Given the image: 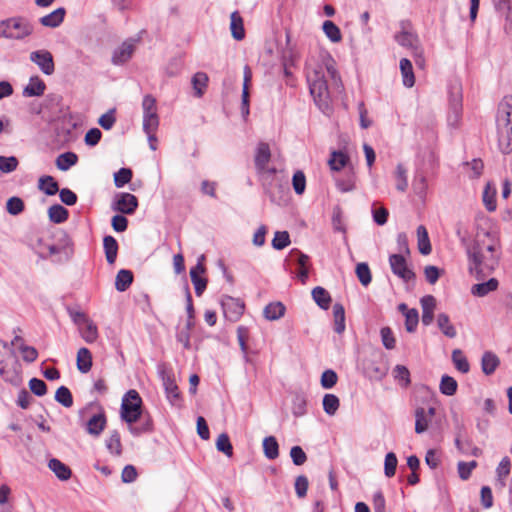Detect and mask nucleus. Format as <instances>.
I'll use <instances>...</instances> for the list:
<instances>
[{
  "label": "nucleus",
  "instance_id": "26",
  "mask_svg": "<svg viewBox=\"0 0 512 512\" xmlns=\"http://www.w3.org/2000/svg\"><path fill=\"white\" fill-rule=\"evenodd\" d=\"M286 307L282 302H271L263 310L264 317L267 320L275 321L284 316Z\"/></svg>",
  "mask_w": 512,
  "mask_h": 512
},
{
  "label": "nucleus",
  "instance_id": "1",
  "mask_svg": "<svg viewBox=\"0 0 512 512\" xmlns=\"http://www.w3.org/2000/svg\"><path fill=\"white\" fill-rule=\"evenodd\" d=\"M495 251L496 242L491 239L489 232H485L483 238L478 235L472 244L466 246L468 270L477 280L484 279L498 266L499 257Z\"/></svg>",
  "mask_w": 512,
  "mask_h": 512
},
{
  "label": "nucleus",
  "instance_id": "8",
  "mask_svg": "<svg viewBox=\"0 0 512 512\" xmlns=\"http://www.w3.org/2000/svg\"><path fill=\"white\" fill-rule=\"evenodd\" d=\"M221 306L226 319L232 322H236L240 319L245 308L241 300L228 295L222 297Z\"/></svg>",
  "mask_w": 512,
  "mask_h": 512
},
{
  "label": "nucleus",
  "instance_id": "15",
  "mask_svg": "<svg viewBox=\"0 0 512 512\" xmlns=\"http://www.w3.org/2000/svg\"><path fill=\"white\" fill-rule=\"evenodd\" d=\"M435 408L430 407L427 411L423 407H418L415 410V432L421 434L428 428L430 419L435 415Z\"/></svg>",
  "mask_w": 512,
  "mask_h": 512
},
{
  "label": "nucleus",
  "instance_id": "7",
  "mask_svg": "<svg viewBox=\"0 0 512 512\" xmlns=\"http://www.w3.org/2000/svg\"><path fill=\"white\" fill-rule=\"evenodd\" d=\"M161 379L163 382L166 398L172 406L177 408L182 407V397L180 390L175 382L174 375L169 372H161Z\"/></svg>",
  "mask_w": 512,
  "mask_h": 512
},
{
  "label": "nucleus",
  "instance_id": "25",
  "mask_svg": "<svg viewBox=\"0 0 512 512\" xmlns=\"http://www.w3.org/2000/svg\"><path fill=\"white\" fill-rule=\"evenodd\" d=\"M77 369L81 373H88L92 368V354L89 349L82 347L77 352Z\"/></svg>",
  "mask_w": 512,
  "mask_h": 512
},
{
  "label": "nucleus",
  "instance_id": "59",
  "mask_svg": "<svg viewBox=\"0 0 512 512\" xmlns=\"http://www.w3.org/2000/svg\"><path fill=\"white\" fill-rule=\"evenodd\" d=\"M84 323L86 324V327L83 329V331L81 333L82 338L87 343L95 342L97 340V338H98L97 326L91 320H88V321H86Z\"/></svg>",
  "mask_w": 512,
  "mask_h": 512
},
{
  "label": "nucleus",
  "instance_id": "16",
  "mask_svg": "<svg viewBox=\"0 0 512 512\" xmlns=\"http://www.w3.org/2000/svg\"><path fill=\"white\" fill-rule=\"evenodd\" d=\"M205 266L198 262L194 267L190 269V278L194 285L195 293L197 296H201L207 287V279L199 276L200 273L205 272Z\"/></svg>",
  "mask_w": 512,
  "mask_h": 512
},
{
  "label": "nucleus",
  "instance_id": "23",
  "mask_svg": "<svg viewBox=\"0 0 512 512\" xmlns=\"http://www.w3.org/2000/svg\"><path fill=\"white\" fill-rule=\"evenodd\" d=\"M230 30L232 37L237 40H243L245 37V29H244V23L243 18L239 14L238 11H234L231 13L230 16Z\"/></svg>",
  "mask_w": 512,
  "mask_h": 512
},
{
  "label": "nucleus",
  "instance_id": "24",
  "mask_svg": "<svg viewBox=\"0 0 512 512\" xmlns=\"http://www.w3.org/2000/svg\"><path fill=\"white\" fill-rule=\"evenodd\" d=\"M46 85L38 76L30 78L28 85L23 90L26 97L42 96L45 92Z\"/></svg>",
  "mask_w": 512,
  "mask_h": 512
},
{
  "label": "nucleus",
  "instance_id": "10",
  "mask_svg": "<svg viewBox=\"0 0 512 512\" xmlns=\"http://www.w3.org/2000/svg\"><path fill=\"white\" fill-rule=\"evenodd\" d=\"M113 210L132 215L138 208V199L131 193H119L112 206Z\"/></svg>",
  "mask_w": 512,
  "mask_h": 512
},
{
  "label": "nucleus",
  "instance_id": "44",
  "mask_svg": "<svg viewBox=\"0 0 512 512\" xmlns=\"http://www.w3.org/2000/svg\"><path fill=\"white\" fill-rule=\"evenodd\" d=\"M332 226L334 231L346 234V226L343 220V210L339 205L334 206L332 212Z\"/></svg>",
  "mask_w": 512,
  "mask_h": 512
},
{
  "label": "nucleus",
  "instance_id": "19",
  "mask_svg": "<svg viewBox=\"0 0 512 512\" xmlns=\"http://www.w3.org/2000/svg\"><path fill=\"white\" fill-rule=\"evenodd\" d=\"M291 257H295V260L297 264L300 267L298 277L301 280V282L304 284L308 278L309 270H308V263H309V256L304 254L298 249H292L290 252Z\"/></svg>",
  "mask_w": 512,
  "mask_h": 512
},
{
  "label": "nucleus",
  "instance_id": "14",
  "mask_svg": "<svg viewBox=\"0 0 512 512\" xmlns=\"http://www.w3.org/2000/svg\"><path fill=\"white\" fill-rule=\"evenodd\" d=\"M271 159V151L270 147L265 142H260L256 149L255 154V168L259 174L264 173L266 170V166Z\"/></svg>",
  "mask_w": 512,
  "mask_h": 512
},
{
  "label": "nucleus",
  "instance_id": "46",
  "mask_svg": "<svg viewBox=\"0 0 512 512\" xmlns=\"http://www.w3.org/2000/svg\"><path fill=\"white\" fill-rule=\"evenodd\" d=\"M323 31L327 38L334 43L340 42L342 39L340 29L334 22L330 20H326L323 23Z\"/></svg>",
  "mask_w": 512,
  "mask_h": 512
},
{
  "label": "nucleus",
  "instance_id": "50",
  "mask_svg": "<svg viewBox=\"0 0 512 512\" xmlns=\"http://www.w3.org/2000/svg\"><path fill=\"white\" fill-rule=\"evenodd\" d=\"M55 400L66 408L73 405V396L66 386H60L56 390Z\"/></svg>",
  "mask_w": 512,
  "mask_h": 512
},
{
  "label": "nucleus",
  "instance_id": "22",
  "mask_svg": "<svg viewBox=\"0 0 512 512\" xmlns=\"http://www.w3.org/2000/svg\"><path fill=\"white\" fill-rule=\"evenodd\" d=\"M103 249H104L105 257H106L108 264H110V265L114 264L116 261L118 249H119L117 240L111 235H106L103 238Z\"/></svg>",
  "mask_w": 512,
  "mask_h": 512
},
{
  "label": "nucleus",
  "instance_id": "11",
  "mask_svg": "<svg viewBox=\"0 0 512 512\" xmlns=\"http://www.w3.org/2000/svg\"><path fill=\"white\" fill-rule=\"evenodd\" d=\"M30 60L46 75H52L55 71L53 56L48 50L33 51Z\"/></svg>",
  "mask_w": 512,
  "mask_h": 512
},
{
  "label": "nucleus",
  "instance_id": "55",
  "mask_svg": "<svg viewBox=\"0 0 512 512\" xmlns=\"http://www.w3.org/2000/svg\"><path fill=\"white\" fill-rule=\"evenodd\" d=\"M496 190L491 189L490 184L488 183L483 191V202L486 209L490 212L495 211L496 209V200H495Z\"/></svg>",
  "mask_w": 512,
  "mask_h": 512
},
{
  "label": "nucleus",
  "instance_id": "49",
  "mask_svg": "<svg viewBox=\"0 0 512 512\" xmlns=\"http://www.w3.org/2000/svg\"><path fill=\"white\" fill-rule=\"evenodd\" d=\"M348 161L349 157L347 156V154L341 151H334L331 154L329 165L332 170L340 171L343 167H345Z\"/></svg>",
  "mask_w": 512,
  "mask_h": 512
},
{
  "label": "nucleus",
  "instance_id": "32",
  "mask_svg": "<svg viewBox=\"0 0 512 512\" xmlns=\"http://www.w3.org/2000/svg\"><path fill=\"white\" fill-rule=\"evenodd\" d=\"M334 331L342 334L345 331V309L341 303L333 305Z\"/></svg>",
  "mask_w": 512,
  "mask_h": 512
},
{
  "label": "nucleus",
  "instance_id": "28",
  "mask_svg": "<svg viewBox=\"0 0 512 512\" xmlns=\"http://www.w3.org/2000/svg\"><path fill=\"white\" fill-rule=\"evenodd\" d=\"M499 282L496 278H490L486 282L478 283L472 286L471 293L477 297H484L489 292L495 291L498 288Z\"/></svg>",
  "mask_w": 512,
  "mask_h": 512
},
{
  "label": "nucleus",
  "instance_id": "31",
  "mask_svg": "<svg viewBox=\"0 0 512 512\" xmlns=\"http://www.w3.org/2000/svg\"><path fill=\"white\" fill-rule=\"evenodd\" d=\"M134 279L133 273L130 270L121 269L118 271L115 279V288L119 292L126 291L132 284Z\"/></svg>",
  "mask_w": 512,
  "mask_h": 512
},
{
  "label": "nucleus",
  "instance_id": "35",
  "mask_svg": "<svg viewBox=\"0 0 512 512\" xmlns=\"http://www.w3.org/2000/svg\"><path fill=\"white\" fill-rule=\"evenodd\" d=\"M38 188L48 196H53L59 191L57 181L50 175L39 178Z\"/></svg>",
  "mask_w": 512,
  "mask_h": 512
},
{
  "label": "nucleus",
  "instance_id": "41",
  "mask_svg": "<svg viewBox=\"0 0 512 512\" xmlns=\"http://www.w3.org/2000/svg\"><path fill=\"white\" fill-rule=\"evenodd\" d=\"M457 381L449 376V375H443L440 381V392L446 396H453L457 391Z\"/></svg>",
  "mask_w": 512,
  "mask_h": 512
},
{
  "label": "nucleus",
  "instance_id": "6",
  "mask_svg": "<svg viewBox=\"0 0 512 512\" xmlns=\"http://www.w3.org/2000/svg\"><path fill=\"white\" fill-rule=\"evenodd\" d=\"M449 107L450 113L448 121L452 125H456L459 122L462 113V92L459 84H452L449 87Z\"/></svg>",
  "mask_w": 512,
  "mask_h": 512
},
{
  "label": "nucleus",
  "instance_id": "34",
  "mask_svg": "<svg viewBox=\"0 0 512 512\" xmlns=\"http://www.w3.org/2000/svg\"><path fill=\"white\" fill-rule=\"evenodd\" d=\"M417 237H418V249L419 252L423 255H428L432 251L431 243L429 240L428 232L425 226L420 225L417 228Z\"/></svg>",
  "mask_w": 512,
  "mask_h": 512
},
{
  "label": "nucleus",
  "instance_id": "47",
  "mask_svg": "<svg viewBox=\"0 0 512 512\" xmlns=\"http://www.w3.org/2000/svg\"><path fill=\"white\" fill-rule=\"evenodd\" d=\"M355 273L357 275L359 282L363 286L366 287L371 283L372 275H371V271H370V268L367 263H365V262L358 263L356 266V269H355Z\"/></svg>",
  "mask_w": 512,
  "mask_h": 512
},
{
  "label": "nucleus",
  "instance_id": "29",
  "mask_svg": "<svg viewBox=\"0 0 512 512\" xmlns=\"http://www.w3.org/2000/svg\"><path fill=\"white\" fill-rule=\"evenodd\" d=\"M312 298L316 304L323 310H327L331 304V296L329 292L321 286H317L312 290Z\"/></svg>",
  "mask_w": 512,
  "mask_h": 512
},
{
  "label": "nucleus",
  "instance_id": "20",
  "mask_svg": "<svg viewBox=\"0 0 512 512\" xmlns=\"http://www.w3.org/2000/svg\"><path fill=\"white\" fill-rule=\"evenodd\" d=\"M65 14V8L60 7L52 11L51 13L41 17L39 19V22L45 27L56 28L60 26L61 23L64 21Z\"/></svg>",
  "mask_w": 512,
  "mask_h": 512
},
{
  "label": "nucleus",
  "instance_id": "38",
  "mask_svg": "<svg viewBox=\"0 0 512 512\" xmlns=\"http://www.w3.org/2000/svg\"><path fill=\"white\" fill-rule=\"evenodd\" d=\"M292 413L301 417L307 413V399L303 393H296L292 400Z\"/></svg>",
  "mask_w": 512,
  "mask_h": 512
},
{
  "label": "nucleus",
  "instance_id": "5",
  "mask_svg": "<svg viewBox=\"0 0 512 512\" xmlns=\"http://www.w3.org/2000/svg\"><path fill=\"white\" fill-rule=\"evenodd\" d=\"M1 25H12L13 30H2V36L7 39L22 40L34 31L33 25L21 16L4 19Z\"/></svg>",
  "mask_w": 512,
  "mask_h": 512
},
{
  "label": "nucleus",
  "instance_id": "40",
  "mask_svg": "<svg viewBox=\"0 0 512 512\" xmlns=\"http://www.w3.org/2000/svg\"><path fill=\"white\" fill-rule=\"evenodd\" d=\"M393 375L401 387L407 388L411 384L410 372L406 366L396 365L393 369Z\"/></svg>",
  "mask_w": 512,
  "mask_h": 512
},
{
  "label": "nucleus",
  "instance_id": "13",
  "mask_svg": "<svg viewBox=\"0 0 512 512\" xmlns=\"http://www.w3.org/2000/svg\"><path fill=\"white\" fill-rule=\"evenodd\" d=\"M365 375L375 381H381L388 373V366L382 361L369 360L364 364Z\"/></svg>",
  "mask_w": 512,
  "mask_h": 512
},
{
  "label": "nucleus",
  "instance_id": "21",
  "mask_svg": "<svg viewBox=\"0 0 512 512\" xmlns=\"http://www.w3.org/2000/svg\"><path fill=\"white\" fill-rule=\"evenodd\" d=\"M48 467L61 481H67L71 478L72 470L70 469L69 466L61 462L59 459H50L48 462Z\"/></svg>",
  "mask_w": 512,
  "mask_h": 512
},
{
  "label": "nucleus",
  "instance_id": "60",
  "mask_svg": "<svg viewBox=\"0 0 512 512\" xmlns=\"http://www.w3.org/2000/svg\"><path fill=\"white\" fill-rule=\"evenodd\" d=\"M292 186L296 194L302 195L306 189V177L305 174L298 170L292 177Z\"/></svg>",
  "mask_w": 512,
  "mask_h": 512
},
{
  "label": "nucleus",
  "instance_id": "54",
  "mask_svg": "<svg viewBox=\"0 0 512 512\" xmlns=\"http://www.w3.org/2000/svg\"><path fill=\"white\" fill-rule=\"evenodd\" d=\"M397 464L398 460L395 453H387L384 461V474L386 477L391 478L395 475Z\"/></svg>",
  "mask_w": 512,
  "mask_h": 512
},
{
  "label": "nucleus",
  "instance_id": "62",
  "mask_svg": "<svg viewBox=\"0 0 512 512\" xmlns=\"http://www.w3.org/2000/svg\"><path fill=\"white\" fill-rule=\"evenodd\" d=\"M337 380V373L332 369H327L322 373L320 383L324 389H331L336 385Z\"/></svg>",
  "mask_w": 512,
  "mask_h": 512
},
{
  "label": "nucleus",
  "instance_id": "53",
  "mask_svg": "<svg viewBox=\"0 0 512 512\" xmlns=\"http://www.w3.org/2000/svg\"><path fill=\"white\" fill-rule=\"evenodd\" d=\"M216 448L219 452L224 453L228 457H231L233 454V446L230 442L229 436L226 433H222L218 436L216 441Z\"/></svg>",
  "mask_w": 512,
  "mask_h": 512
},
{
  "label": "nucleus",
  "instance_id": "9",
  "mask_svg": "<svg viewBox=\"0 0 512 512\" xmlns=\"http://www.w3.org/2000/svg\"><path fill=\"white\" fill-rule=\"evenodd\" d=\"M389 263L392 272L405 282L415 278V273L408 267L406 259L402 254L390 255Z\"/></svg>",
  "mask_w": 512,
  "mask_h": 512
},
{
  "label": "nucleus",
  "instance_id": "30",
  "mask_svg": "<svg viewBox=\"0 0 512 512\" xmlns=\"http://www.w3.org/2000/svg\"><path fill=\"white\" fill-rule=\"evenodd\" d=\"M400 71L404 86L408 88L412 87L415 84V76L412 63L409 59L403 58L400 60Z\"/></svg>",
  "mask_w": 512,
  "mask_h": 512
},
{
  "label": "nucleus",
  "instance_id": "63",
  "mask_svg": "<svg viewBox=\"0 0 512 512\" xmlns=\"http://www.w3.org/2000/svg\"><path fill=\"white\" fill-rule=\"evenodd\" d=\"M19 161L15 156H0V171L3 173H11L18 167Z\"/></svg>",
  "mask_w": 512,
  "mask_h": 512
},
{
  "label": "nucleus",
  "instance_id": "58",
  "mask_svg": "<svg viewBox=\"0 0 512 512\" xmlns=\"http://www.w3.org/2000/svg\"><path fill=\"white\" fill-rule=\"evenodd\" d=\"M290 244V236L287 231H277L272 240V246L276 250H282Z\"/></svg>",
  "mask_w": 512,
  "mask_h": 512
},
{
  "label": "nucleus",
  "instance_id": "17",
  "mask_svg": "<svg viewBox=\"0 0 512 512\" xmlns=\"http://www.w3.org/2000/svg\"><path fill=\"white\" fill-rule=\"evenodd\" d=\"M106 416L104 412L93 415L86 423L87 432L95 437H98L106 427Z\"/></svg>",
  "mask_w": 512,
  "mask_h": 512
},
{
  "label": "nucleus",
  "instance_id": "61",
  "mask_svg": "<svg viewBox=\"0 0 512 512\" xmlns=\"http://www.w3.org/2000/svg\"><path fill=\"white\" fill-rule=\"evenodd\" d=\"M419 322V314L416 309L407 310L405 313V328L407 332L412 333L416 330Z\"/></svg>",
  "mask_w": 512,
  "mask_h": 512
},
{
  "label": "nucleus",
  "instance_id": "2",
  "mask_svg": "<svg viewBox=\"0 0 512 512\" xmlns=\"http://www.w3.org/2000/svg\"><path fill=\"white\" fill-rule=\"evenodd\" d=\"M498 147L503 154L512 152V95L505 96L498 105L496 116Z\"/></svg>",
  "mask_w": 512,
  "mask_h": 512
},
{
  "label": "nucleus",
  "instance_id": "33",
  "mask_svg": "<svg viewBox=\"0 0 512 512\" xmlns=\"http://www.w3.org/2000/svg\"><path fill=\"white\" fill-rule=\"evenodd\" d=\"M49 220L55 224L65 222L69 217V211L60 204H54L48 209Z\"/></svg>",
  "mask_w": 512,
  "mask_h": 512
},
{
  "label": "nucleus",
  "instance_id": "4",
  "mask_svg": "<svg viewBox=\"0 0 512 512\" xmlns=\"http://www.w3.org/2000/svg\"><path fill=\"white\" fill-rule=\"evenodd\" d=\"M142 413V399L139 393L131 389L126 392L121 404V417L128 424L139 420Z\"/></svg>",
  "mask_w": 512,
  "mask_h": 512
},
{
  "label": "nucleus",
  "instance_id": "36",
  "mask_svg": "<svg viewBox=\"0 0 512 512\" xmlns=\"http://www.w3.org/2000/svg\"><path fill=\"white\" fill-rule=\"evenodd\" d=\"M263 450L264 455L270 460H274L279 456V445L274 436L264 438Z\"/></svg>",
  "mask_w": 512,
  "mask_h": 512
},
{
  "label": "nucleus",
  "instance_id": "48",
  "mask_svg": "<svg viewBox=\"0 0 512 512\" xmlns=\"http://www.w3.org/2000/svg\"><path fill=\"white\" fill-rule=\"evenodd\" d=\"M452 361L455 365V368L462 372H469L470 366L467 358L464 356L463 352L460 349H455L452 352Z\"/></svg>",
  "mask_w": 512,
  "mask_h": 512
},
{
  "label": "nucleus",
  "instance_id": "39",
  "mask_svg": "<svg viewBox=\"0 0 512 512\" xmlns=\"http://www.w3.org/2000/svg\"><path fill=\"white\" fill-rule=\"evenodd\" d=\"M78 161V156L73 152H65L60 154L56 159V166L61 171L68 170Z\"/></svg>",
  "mask_w": 512,
  "mask_h": 512
},
{
  "label": "nucleus",
  "instance_id": "18",
  "mask_svg": "<svg viewBox=\"0 0 512 512\" xmlns=\"http://www.w3.org/2000/svg\"><path fill=\"white\" fill-rule=\"evenodd\" d=\"M402 31L395 35L396 42L407 48H411L415 51H418V36L412 32L406 31L404 27V22H401Z\"/></svg>",
  "mask_w": 512,
  "mask_h": 512
},
{
  "label": "nucleus",
  "instance_id": "64",
  "mask_svg": "<svg viewBox=\"0 0 512 512\" xmlns=\"http://www.w3.org/2000/svg\"><path fill=\"white\" fill-rule=\"evenodd\" d=\"M159 126L158 114L143 115V130L146 134L156 132Z\"/></svg>",
  "mask_w": 512,
  "mask_h": 512
},
{
  "label": "nucleus",
  "instance_id": "37",
  "mask_svg": "<svg viewBox=\"0 0 512 512\" xmlns=\"http://www.w3.org/2000/svg\"><path fill=\"white\" fill-rule=\"evenodd\" d=\"M437 325L442 333L449 337L454 338L457 335L455 327L450 323V318L445 313H440L437 317Z\"/></svg>",
  "mask_w": 512,
  "mask_h": 512
},
{
  "label": "nucleus",
  "instance_id": "27",
  "mask_svg": "<svg viewBox=\"0 0 512 512\" xmlns=\"http://www.w3.org/2000/svg\"><path fill=\"white\" fill-rule=\"evenodd\" d=\"M500 364V360L496 354L491 351H486L481 359L482 371L486 375H491L495 372Z\"/></svg>",
  "mask_w": 512,
  "mask_h": 512
},
{
  "label": "nucleus",
  "instance_id": "52",
  "mask_svg": "<svg viewBox=\"0 0 512 512\" xmlns=\"http://www.w3.org/2000/svg\"><path fill=\"white\" fill-rule=\"evenodd\" d=\"M133 173L130 168H120L116 173H114V184L117 188H121L127 183H129L132 179Z\"/></svg>",
  "mask_w": 512,
  "mask_h": 512
},
{
  "label": "nucleus",
  "instance_id": "43",
  "mask_svg": "<svg viewBox=\"0 0 512 512\" xmlns=\"http://www.w3.org/2000/svg\"><path fill=\"white\" fill-rule=\"evenodd\" d=\"M323 410L326 414L334 415L340 406L339 398L334 394H325L323 397Z\"/></svg>",
  "mask_w": 512,
  "mask_h": 512
},
{
  "label": "nucleus",
  "instance_id": "12",
  "mask_svg": "<svg viewBox=\"0 0 512 512\" xmlns=\"http://www.w3.org/2000/svg\"><path fill=\"white\" fill-rule=\"evenodd\" d=\"M135 51L134 40L124 41L117 49L114 50L112 55V63L114 65H122L129 61Z\"/></svg>",
  "mask_w": 512,
  "mask_h": 512
},
{
  "label": "nucleus",
  "instance_id": "51",
  "mask_svg": "<svg viewBox=\"0 0 512 512\" xmlns=\"http://www.w3.org/2000/svg\"><path fill=\"white\" fill-rule=\"evenodd\" d=\"M107 449L115 454L120 455L122 453V444L120 434L117 430H114L106 441Z\"/></svg>",
  "mask_w": 512,
  "mask_h": 512
},
{
  "label": "nucleus",
  "instance_id": "42",
  "mask_svg": "<svg viewBox=\"0 0 512 512\" xmlns=\"http://www.w3.org/2000/svg\"><path fill=\"white\" fill-rule=\"evenodd\" d=\"M208 80V76L204 72H197L192 77V85L195 90V95L197 97H201L204 94Z\"/></svg>",
  "mask_w": 512,
  "mask_h": 512
},
{
  "label": "nucleus",
  "instance_id": "57",
  "mask_svg": "<svg viewBox=\"0 0 512 512\" xmlns=\"http://www.w3.org/2000/svg\"><path fill=\"white\" fill-rule=\"evenodd\" d=\"M412 188L417 196L424 198L427 191V180L423 174H417L414 177Z\"/></svg>",
  "mask_w": 512,
  "mask_h": 512
},
{
  "label": "nucleus",
  "instance_id": "45",
  "mask_svg": "<svg viewBox=\"0 0 512 512\" xmlns=\"http://www.w3.org/2000/svg\"><path fill=\"white\" fill-rule=\"evenodd\" d=\"M25 210L24 201L18 196L10 197L6 202V211L12 215L17 216Z\"/></svg>",
  "mask_w": 512,
  "mask_h": 512
},
{
  "label": "nucleus",
  "instance_id": "56",
  "mask_svg": "<svg viewBox=\"0 0 512 512\" xmlns=\"http://www.w3.org/2000/svg\"><path fill=\"white\" fill-rule=\"evenodd\" d=\"M395 177L397 180L396 188L397 190L404 192L408 187L407 182V169L402 165L398 164L395 171Z\"/></svg>",
  "mask_w": 512,
  "mask_h": 512
},
{
  "label": "nucleus",
  "instance_id": "3",
  "mask_svg": "<svg viewBox=\"0 0 512 512\" xmlns=\"http://www.w3.org/2000/svg\"><path fill=\"white\" fill-rule=\"evenodd\" d=\"M307 79L315 103L322 111H325L329 108V90L324 75L315 70L312 75H308Z\"/></svg>",
  "mask_w": 512,
  "mask_h": 512
}]
</instances>
